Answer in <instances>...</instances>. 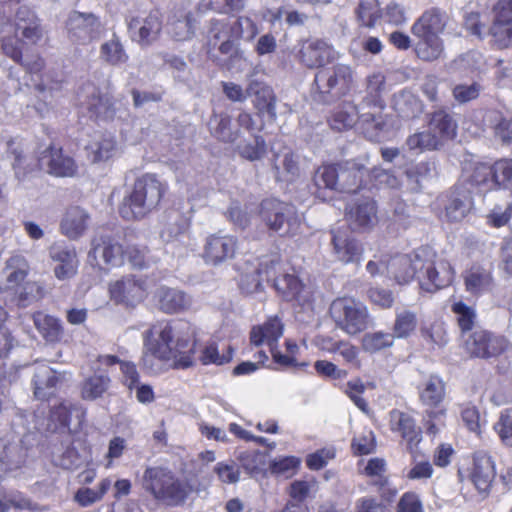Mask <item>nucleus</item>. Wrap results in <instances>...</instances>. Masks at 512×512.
<instances>
[{
	"label": "nucleus",
	"instance_id": "obj_56",
	"mask_svg": "<svg viewBox=\"0 0 512 512\" xmlns=\"http://www.w3.org/2000/svg\"><path fill=\"white\" fill-rule=\"evenodd\" d=\"M451 311L455 315L457 325L462 334L473 329L477 321V312L473 306H469L463 301H457L451 305Z\"/></svg>",
	"mask_w": 512,
	"mask_h": 512
},
{
	"label": "nucleus",
	"instance_id": "obj_32",
	"mask_svg": "<svg viewBox=\"0 0 512 512\" xmlns=\"http://www.w3.org/2000/svg\"><path fill=\"white\" fill-rule=\"evenodd\" d=\"M284 332V324L278 316L269 317L263 324L254 326L250 332V341L255 346L266 344L270 349L277 346Z\"/></svg>",
	"mask_w": 512,
	"mask_h": 512
},
{
	"label": "nucleus",
	"instance_id": "obj_20",
	"mask_svg": "<svg viewBox=\"0 0 512 512\" xmlns=\"http://www.w3.org/2000/svg\"><path fill=\"white\" fill-rule=\"evenodd\" d=\"M49 258L56 262L55 277L65 280L73 277L77 272L78 260L74 247L65 242H55L48 248Z\"/></svg>",
	"mask_w": 512,
	"mask_h": 512
},
{
	"label": "nucleus",
	"instance_id": "obj_38",
	"mask_svg": "<svg viewBox=\"0 0 512 512\" xmlns=\"http://www.w3.org/2000/svg\"><path fill=\"white\" fill-rule=\"evenodd\" d=\"M89 215L78 206L67 209L62 221L61 231L70 239L79 238L88 227Z\"/></svg>",
	"mask_w": 512,
	"mask_h": 512
},
{
	"label": "nucleus",
	"instance_id": "obj_54",
	"mask_svg": "<svg viewBox=\"0 0 512 512\" xmlns=\"http://www.w3.org/2000/svg\"><path fill=\"white\" fill-rule=\"evenodd\" d=\"M283 272L282 261L278 255L273 254L263 258L257 269L259 280L255 289H260L264 281L274 284V279L279 278Z\"/></svg>",
	"mask_w": 512,
	"mask_h": 512
},
{
	"label": "nucleus",
	"instance_id": "obj_34",
	"mask_svg": "<svg viewBox=\"0 0 512 512\" xmlns=\"http://www.w3.org/2000/svg\"><path fill=\"white\" fill-rule=\"evenodd\" d=\"M347 221L352 229H368L377 222L376 203L367 199L349 208Z\"/></svg>",
	"mask_w": 512,
	"mask_h": 512
},
{
	"label": "nucleus",
	"instance_id": "obj_33",
	"mask_svg": "<svg viewBox=\"0 0 512 512\" xmlns=\"http://www.w3.org/2000/svg\"><path fill=\"white\" fill-rule=\"evenodd\" d=\"M428 129L436 137L440 146L452 140L457 133V123L445 109H438L430 114Z\"/></svg>",
	"mask_w": 512,
	"mask_h": 512
},
{
	"label": "nucleus",
	"instance_id": "obj_27",
	"mask_svg": "<svg viewBox=\"0 0 512 512\" xmlns=\"http://www.w3.org/2000/svg\"><path fill=\"white\" fill-rule=\"evenodd\" d=\"M368 174L365 164L350 160L338 164V191L354 193L363 185V177Z\"/></svg>",
	"mask_w": 512,
	"mask_h": 512
},
{
	"label": "nucleus",
	"instance_id": "obj_16",
	"mask_svg": "<svg viewBox=\"0 0 512 512\" xmlns=\"http://www.w3.org/2000/svg\"><path fill=\"white\" fill-rule=\"evenodd\" d=\"M161 238L164 242L171 244L172 252L179 257L187 255L196 246L194 239L189 235L188 223L181 216H177L165 225L161 232Z\"/></svg>",
	"mask_w": 512,
	"mask_h": 512
},
{
	"label": "nucleus",
	"instance_id": "obj_55",
	"mask_svg": "<svg viewBox=\"0 0 512 512\" xmlns=\"http://www.w3.org/2000/svg\"><path fill=\"white\" fill-rule=\"evenodd\" d=\"M110 378L106 374H94L86 378L81 385V397L84 400L100 398L110 386Z\"/></svg>",
	"mask_w": 512,
	"mask_h": 512
},
{
	"label": "nucleus",
	"instance_id": "obj_13",
	"mask_svg": "<svg viewBox=\"0 0 512 512\" xmlns=\"http://www.w3.org/2000/svg\"><path fill=\"white\" fill-rule=\"evenodd\" d=\"M238 239L229 234L215 233L206 237L202 258L206 264L217 266L235 257Z\"/></svg>",
	"mask_w": 512,
	"mask_h": 512
},
{
	"label": "nucleus",
	"instance_id": "obj_37",
	"mask_svg": "<svg viewBox=\"0 0 512 512\" xmlns=\"http://www.w3.org/2000/svg\"><path fill=\"white\" fill-rule=\"evenodd\" d=\"M464 284L467 292L480 295L491 291L493 287L492 272L489 268L474 265L464 274Z\"/></svg>",
	"mask_w": 512,
	"mask_h": 512
},
{
	"label": "nucleus",
	"instance_id": "obj_21",
	"mask_svg": "<svg viewBox=\"0 0 512 512\" xmlns=\"http://www.w3.org/2000/svg\"><path fill=\"white\" fill-rule=\"evenodd\" d=\"M64 380L65 373L55 371L46 363L36 365L32 378L35 397L41 400L48 399L55 394Z\"/></svg>",
	"mask_w": 512,
	"mask_h": 512
},
{
	"label": "nucleus",
	"instance_id": "obj_8",
	"mask_svg": "<svg viewBox=\"0 0 512 512\" xmlns=\"http://www.w3.org/2000/svg\"><path fill=\"white\" fill-rule=\"evenodd\" d=\"M260 215L266 226L280 236L297 233L300 217L295 206L277 199H266L261 203Z\"/></svg>",
	"mask_w": 512,
	"mask_h": 512
},
{
	"label": "nucleus",
	"instance_id": "obj_52",
	"mask_svg": "<svg viewBox=\"0 0 512 512\" xmlns=\"http://www.w3.org/2000/svg\"><path fill=\"white\" fill-rule=\"evenodd\" d=\"M112 486V480L110 478L102 479L97 489L81 487L79 488L74 496L73 500L80 507H90L93 504L102 500L104 495L110 490Z\"/></svg>",
	"mask_w": 512,
	"mask_h": 512
},
{
	"label": "nucleus",
	"instance_id": "obj_44",
	"mask_svg": "<svg viewBox=\"0 0 512 512\" xmlns=\"http://www.w3.org/2000/svg\"><path fill=\"white\" fill-rule=\"evenodd\" d=\"M490 19L486 13L469 11L466 9L463 15V27L465 31L478 40H486L490 33Z\"/></svg>",
	"mask_w": 512,
	"mask_h": 512
},
{
	"label": "nucleus",
	"instance_id": "obj_3",
	"mask_svg": "<svg viewBox=\"0 0 512 512\" xmlns=\"http://www.w3.org/2000/svg\"><path fill=\"white\" fill-rule=\"evenodd\" d=\"M446 26V16L438 8L425 11L412 25V34L418 39L415 51L425 61L438 59L443 52L440 34Z\"/></svg>",
	"mask_w": 512,
	"mask_h": 512
},
{
	"label": "nucleus",
	"instance_id": "obj_31",
	"mask_svg": "<svg viewBox=\"0 0 512 512\" xmlns=\"http://www.w3.org/2000/svg\"><path fill=\"white\" fill-rule=\"evenodd\" d=\"M495 474V466L491 456L485 452L475 453L471 480L481 495L486 496L489 493Z\"/></svg>",
	"mask_w": 512,
	"mask_h": 512
},
{
	"label": "nucleus",
	"instance_id": "obj_15",
	"mask_svg": "<svg viewBox=\"0 0 512 512\" xmlns=\"http://www.w3.org/2000/svg\"><path fill=\"white\" fill-rule=\"evenodd\" d=\"M109 293L117 304L134 307L146 297V281L135 276H126L110 283Z\"/></svg>",
	"mask_w": 512,
	"mask_h": 512
},
{
	"label": "nucleus",
	"instance_id": "obj_42",
	"mask_svg": "<svg viewBox=\"0 0 512 512\" xmlns=\"http://www.w3.org/2000/svg\"><path fill=\"white\" fill-rule=\"evenodd\" d=\"M434 175L435 165L433 162L422 161L411 165L405 171L407 187L412 192H419Z\"/></svg>",
	"mask_w": 512,
	"mask_h": 512
},
{
	"label": "nucleus",
	"instance_id": "obj_58",
	"mask_svg": "<svg viewBox=\"0 0 512 512\" xmlns=\"http://www.w3.org/2000/svg\"><path fill=\"white\" fill-rule=\"evenodd\" d=\"M25 462L23 449L18 445L7 446L0 458V477L20 468Z\"/></svg>",
	"mask_w": 512,
	"mask_h": 512
},
{
	"label": "nucleus",
	"instance_id": "obj_53",
	"mask_svg": "<svg viewBox=\"0 0 512 512\" xmlns=\"http://www.w3.org/2000/svg\"><path fill=\"white\" fill-rule=\"evenodd\" d=\"M337 178L338 164L319 167L314 175V185L317 187L315 194L317 197L325 199V189L338 191Z\"/></svg>",
	"mask_w": 512,
	"mask_h": 512
},
{
	"label": "nucleus",
	"instance_id": "obj_6",
	"mask_svg": "<svg viewBox=\"0 0 512 512\" xmlns=\"http://www.w3.org/2000/svg\"><path fill=\"white\" fill-rule=\"evenodd\" d=\"M330 315L336 326L349 336H355L373 324L367 306L352 297L335 299L330 306Z\"/></svg>",
	"mask_w": 512,
	"mask_h": 512
},
{
	"label": "nucleus",
	"instance_id": "obj_57",
	"mask_svg": "<svg viewBox=\"0 0 512 512\" xmlns=\"http://www.w3.org/2000/svg\"><path fill=\"white\" fill-rule=\"evenodd\" d=\"M357 20L361 26L372 28L382 17L378 0H361L356 9Z\"/></svg>",
	"mask_w": 512,
	"mask_h": 512
},
{
	"label": "nucleus",
	"instance_id": "obj_60",
	"mask_svg": "<svg viewBox=\"0 0 512 512\" xmlns=\"http://www.w3.org/2000/svg\"><path fill=\"white\" fill-rule=\"evenodd\" d=\"M274 168L277 178L284 181H292L299 175L298 161L292 153H286L282 158H277Z\"/></svg>",
	"mask_w": 512,
	"mask_h": 512
},
{
	"label": "nucleus",
	"instance_id": "obj_14",
	"mask_svg": "<svg viewBox=\"0 0 512 512\" xmlns=\"http://www.w3.org/2000/svg\"><path fill=\"white\" fill-rule=\"evenodd\" d=\"M507 346L504 337L495 335L487 330L473 331L465 339V349L473 357L491 358L501 354Z\"/></svg>",
	"mask_w": 512,
	"mask_h": 512
},
{
	"label": "nucleus",
	"instance_id": "obj_35",
	"mask_svg": "<svg viewBox=\"0 0 512 512\" xmlns=\"http://www.w3.org/2000/svg\"><path fill=\"white\" fill-rule=\"evenodd\" d=\"M472 207L471 192L467 188L456 187L447 196L446 216L451 221L462 220Z\"/></svg>",
	"mask_w": 512,
	"mask_h": 512
},
{
	"label": "nucleus",
	"instance_id": "obj_46",
	"mask_svg": "<svg viewBox=\"0 0 512 512\" xmlns=\"http://www.w3.org/2000/svg\"><path fill=\"white\" fill-rule=\"evenodd\" d=\"M440 147L436 141V137L429 129L424 131H416L409 135L402 146L404 151H408L414 155H419L425 151L436 150Z\"/></svg>",
	"mask_w": 512,
	"mask_h": 512
},
{
	"label": "nucleus",
	"instance_id": "obj_2",
	"mask_svg": "<svg viewBox=\"0 0 512 512\" xmlns=\"http://www.w3.org/2000/svg\"><path fill=\"white\" fill-rule=\"evenodd\" d=\"M141 484L144 491L154 500L169 507L184 505L191 492L188 483L163 465L147 466Z\"/></svg>",
	"mask_w": 512,
	"mask_h": 512
},
{
	"label": "nucleus",
	"instance_id": "obj_40",
	"mask_svg": "<svg viewBox=\"0 0 512 512\" xmlns=\"http://www.w3.org/2000/svg\"><path fill=\"white\" fill-rule=\"evenodd\" d=\"M247 94L255 96V105L262 113L276 117V99L273 90L262 82L252 80L247 86Z\"/></svg>",
	"mask_w": 512,
	"mask_h": 512
},
{
	"label": "nucleus",
	"instance_id": "obj_18",
	"mask_svg": "<svg viewBox=\"0 0 512 512\" xmlns=\"http://www.w3.org/2000/svg\"><path fill=\"white\" fill-rule=\"evenodd\" d=\"M423 248L411 254L396 255L389 259V274L399 285L407 284L419 275L422 264Z\"/></svg>",
	"mask_w": 512,
	"mask_h": 512
},
{
	"label": "nucleus",
	"instance_id": "obj_25",
	"mask_svg": "<svg viewBox=\"0 0 512 512\" xmlns=\"http://www.w3.org/2000/svg\"><path fill=\"white\" fill-rule=\"evenodd\" d=\"M158 308L167 314L180 313L192 306V298L184 291L167 286H160L154 293Z\"/></svg>",
	"mask_w": 512,
	"mask_h": 512
},
{
	"label": "nucleus",
	"instance_id": "obj_59",
	"mask_svg": "<svg viewBox=\"0 0 512 512\" xmlns=\"http://www.w3.org/2000/svg\"><path fill=\"white\" fill-rule=\"evenodd\" d=\"M255 212L256 207L253 205H241L238 201H232L227 210V217L233 225L245 229Z\"/></svg>",
	"mask_w": 512,
	"mask_h": 512
},
{
	"label": "nucleus",
	"instance_id": "obj_51",
	"mask_svg": "<svg viewBox=\"0 0 512 512\" xmlns=\"http://www.w3.org/2000/svg\"><path fill=\"white\" fill-rule=\"evenodd\" d=\"M393 105L403 118H414L422 111V103L412 92L402 90L394 95Z\"/></svg>",
	"mask_w": 512,
	"mask_h": 512
},
{
	"label": "nucleus",
	"instance_id": "obj_17",
	"mask_svg": "<svg viewBox=\"0 0 512 512\" xmlns=\"http://www.w3.org/2000/svg\"><path fill=\"white\" fill-rule=\"evenodd\" d=\"M12 25L14 26L12 36L17 38L19 47L20 41L36 44L43 37V30L39 19L27 6L18 8Z\"/></svg>",
	"mask_w": 512,
	"mask_h": 512
},
{
	"label": "nucleus",
	"instance_id": "obj_61",
	"mask_svg": "<svg viewBox=\"0 0 512 512\" xmlns=\"http://www.w3.org/2000/svg\"><path fill=\"white\" fill-rule=\"evenodd\" d=\"M491 167L494 188L507 189L512 183V160L501 159L496 161Z\"/></svg>",
	"mask_w": 512,
	"mask_h": 512
},
{
	"label": "nucleus",
	"instance_id": "obj_5",
	"mask_svg": "<svg viewBox=\"0 0 512 512\" xmlns=\"http://www.w3.org/2000/svg\"><path fill=\"white\" fill-rule=\"evenodd\" d=\"M419 400L426 408L423 425L430 435H436L446 415L443 402L446 396V386L438 375H429L418 387Z\"/></svg>",
	"mask_w": 512,
	"mask_h": 512
},
{
	"label": "nucleus",
	"instance_id": "obj_12",
	"mask_svg": "<svg viewBox=\"0 0 512 512\" xmlns=\"http://www.w3.org/2000/svg\"><path fill=\"white\" fill-rule=\"evenodd\" d=\"M385 87V76L380 73H373L367 77L366 92L367 95L361 104H364L367 112H362L361 116L366 121H373L375 131H382L385 126V117L382 113L384 104L380 98L381 92Z\"/></svg>",
	"mask_w": 512,
	"mask_h": 512
},
{
	"label": "nucleus",
	"instance_id": "obj_49",
	"mask_svg": "<svg viewBox=\"0 0 512 512\" xmlns=\"http://www.w3.org/2000/svg\"><path fill=\"white\" fill-rule=\"evenodd\" d=\"M17 63H20V65L23 67L25 71V75L22 78V81L17 76V73L11 68L9 70V77L17 82V90H22L21 85H24L26 87H29L32 84H37V80L34 78L35 76H38L39 72L42 70L44 66L43 59L39 56H33L31 59H25L22 61V57L19 61H16Z\"/></svg>",
	"mask_w": 512,
	"mask_h": 512
},
{
	"label": "nucleus",
	"instance_id": "obj_26",
	"mask_svg": "<svg viewBox=\"0 0 512 512\" xmlns=\"http://www.w3.org/2000/svg\"><path fill=\"white\" fill-rule=\"evenodd\" d=\"M362 112H367L364 104L355 105L352 102H344L339 105L332 113L329 123L332 129L337 131L346 130L352 128L357 120L363 125H367L368 129L374 128L373 121H366L361 116Z\"/></svg>",
	"mask_w": 512,
	"mask_h": 512
},
{
	"label": "nucleus",
	"instance_id": "obj_28",
	"mask_svg": "<svg viewBox=\"0 0 512 512\" xmlns=\"http://www.w3.org/2000/svg\"><path fill=\"white\" fill-rule=\"evenodd\" d=\"M274 288L286 301L304 305L311 300L310 289L294 274L283 272L279 278L274 279Z\"/></svg>",
	"mask_w": 512,
	"mask_h": 512
},
{
	"label": "nucleus",
	"instance_id": "obj_63",
	"mask_svg": "<svg viewBox=\"0 0 512 512\" xmlns=\"http://www.w3.org/2000/svg\"><path fill=\"white\" fill-rule=\"evenodd\" d=\"M394 335L382 331L366 333L362 339V346L366 352L374 353L392 346Z\"/></svg>",
	"mask_w": 512,
	"mask_h": 512
},
{
	"label": "nucleus",
	"instance_id": "obj_22",
	"mask_svg": "<svg viewBox=\"0 0 512 512\" xmlns=\"http://www.w3.org/2000/svg\"><path fill=\"white\" fill-rule=\"evenodd\" d=\"M299 57L306 67L319 68L332 62L336 58V52L326 41L311 39L303 43Z\"/></svg>",
	"mask_w": 512,
	"mask_h": 512
},
{
	"label": "nucleus",
	"instance_id": "obj_62",
	"mask_svg": "<svg viewBox=\"0 0 512 512\" xmlns=\"http://www.w3.org/2000/svg\"><path fill=\"white\" fill-rule=\"evenodd\" d=\"M300 466V459L295 456L277 457L270 462V471L272 474L290 478L296 474Z\"/></svg>",
	"mask_w": 512,
	"mask_h": 512
},
{
	"label": "nucleus",
	"instance_id": "obj_41",
	"mask_svg": "<svg viewBox=\"0 0 512 512\" xmlns=\"http://www.w3.org/2000/svg\"><path fill=\"white\" fill-rule=\"evenodd\" d=\"M32 318L36 329L47 342L57 343L61 341L64 331L58 318L42 311L35 312Z\"/></svg>",
	"mask_w": 512,
	"mask_h": 512
},
{
	"label": "nucleus",
	"instance_id": "obj_23",
	"mask_svg": "<svg viewBox=\"0 0 512 512\" xmlns=\"http://www.w3.org/2000/svg\"><path fill=\"white\" fill-rule=\"evenodd\" d=\"M389 423L392 432L397 433L406 442L407 449L413 452L422 439L421 430L417 427L415 419L400 410L389 413Z\"/></svg>",
	"mask_w": 512,
	"mask_h": 512
},
{
	"label": "nucleus",
	"instance_id": "obj_36",
	"mask_svg": "<svg viewBox=\"0 0 512 512\" xmlns=\"http://www.w3.org/2000/svg\"><path fill=\"white\" fill-rule=\"evenodd\" d=\"M92 253L94 258H101L106 264L118 267L125 261V249L109 237H101L94 242Z\"/></svg>",
	"mask_w": 512,
	"mask_h": 512
},
{
	"label": "nucleus",
	"instance_id": "obj_48",
	"mask_svg": "<svg viewBox=\"0 0 512 512\" xmlns=\"http://www.w3.org/2000/svg\"><path fill=\"white\" fill-rule=\"evenodd\" d=\"M14 26L8 18L0 14V46L5 55L19 61L21 58V47L18 46V40L12 36Z\"/></svg>",
	"mask_w": 512,
	"mask_h": 512
},
{
	"label": "nucleus",
	"instance_id": "obj_47",
	"mask_svg": "<svg viewBox=\"0 0 512 512\" xmlns=\"http://www.w3.org/2000/svg\"><path fill=\"white\" fill-rule=\"evenodd\" d=\"M86 90L89 95L82 104L91 112V117L95 116L96 118L102 119L111 118L114 114V110L110 100L107 97L101 96L93 85H88Z\"/></svg>",
	"mask_w": 512,
	"mask_h": 512
},
{
	"label": "nucleus",
	"instance_id": "obj_64",
	"mask_svg": "<svg viewBox=\"0 0 512 512\" xmlns=\"http://www.w3.org/2000/svg\"><path fill=\"white\" fill-rule=\"evenodd\" d=\"M494 430L504 445L512 447V408L501 411Z\"/></svg>",
	"mask_w": 512,
	"mask_h": 512
},
{
	"label": "nucleus",
	"instance_id": "obj_11",
	"mask_svg": "<svg viewBox=\"0 0 512 512\" xmlns=\"http://www.w3.org/2000/svg\"><path fill=\"white\" fill-rule=\"evenodd\" d=\"M128 32L132 41L140 47L153 45L160 37L163 21L158 10L142 13L131 17L128 22Z\"/></svg>",
	"mask_w": 512,
	"mask_h": 512
},
{
	"label": "nucleus",
	"instance_id": "obj_7",
	"mask_svg": "<svg viewBox=\"0 0 512 512\" xmlns=\"http://www.w3.org/2000/svg\"><path fill=\"white\" fill-rule=\"evenodd\" d=\"M314 82L319 100L330 103L346 96L355 87V72L351 66L340 63L319 70Z\"/></svg>",
	"mask_w": 512,
	"mask_h": 512
},
{
	"label": "nucleus",
	"instance_id": "obj_30",
	"mask_svg": "<svg viewBox=\"0 0 512 512\" xmlns=\"http://www.w3.org/2000/svg\"><path fill=\"white\" fill-rule=\"evenodd\" d=\"M30 271L28 259L23 254L15 252L5 260L0 275L7 289H15L25 281Z\"/></svg>",
	"mask_w": 512,
	"mask_h": 512
},
{
	"label": "nucleus",
	"instance_id": "obj_29",
	"mask_svg": "<svg viewBox=\"0 0 512 512\" xmlns=\"http://www.w3.org/2000/svg\"><path fill=\"white\" fill-rule=\"evenodd\" d=\"M333 251L337 259L343 263H352L360 259L363 248L347 229L332 231Z\"/></svg>",
	"mask_w": 512,
	"mask_h": 512
},
{
	"label": "nucleus",
	"instance_id": "obj_10",
	"mask_svg": "<svg viewBox=\"0 0 512 512\" xmlns=\"http://www.w3.org/2000/svg\"><path fill=\"white\" fill-rule=\"evenodd\" d=\"M68 36L71 41L86 45L98 39L104 26L100 18L92 12L73 11L66 22Z\"/></svg>",
	"mask_w": 512,
	"mask_h": 512
},
{
	"label": "nucleus",
	"instance_id": "obj_19",
	"mask_svg": "<svg viewBox=\"0 0 512 512\" xmlns=\"http://www.w3.org/2000/svg\"><path fill=\"white\" fill-rule=\"evenodd\" d=\"M38 163L41 169L56 177H72L77 171L74 159L52 145L42 152Z\"/></svg>",
	"mask_w": 512,
	"mask_h": 512
},
{
	"label": "nucleus",
	"instance_id": "obj_24",
	"mask_svg": "<svg viewBox=\"0 0 512 512\" xmlns=\"http://www.w3.org/2000/svg\"><path fill=\"white\" fill-rule=\"evenodd\" d=\"M494 18L490 25L489 43L498 49L512 45V13L493 5Z\"/></svg>",
	"mask_w": 512,
	"mask_h": 512
},
{
	"label": "nucleus",
	"instance_id": "obj_9",
	"mask_svg": "<svg viewBox=\"0 0 512 512\" xmlns=\"http://www.w3.org/2000/svg\"><path fill=\"white\" fill-rule=\"evenodd\" d=\"M420 255L422 264L418 279L422 289L434 292L452 283L454 270L446 259L437 256L429 248H423Z\"/></svg>",
	"mask_w": 512,
	"mask_h": 512
},
{
	"label": "nucleus",
	"instance_id": "obj_45",
	"mask_svg": "<svg viewBox=\"0 0 512 512\" xmlns=\"http://www.w3.org/2000/svg\"><path fill=\"white\" fill-rule=\"evenodd\" d=\"M46 294L45 285L41 281H26L15 288L14 299L18 307L26 308L39 302Z\"/></svg>",
	"mask_w": 512,
	"mask_h": 512
},
{
	"label": "nucleus",
	"instance_id": "obj_43",
	"mask_svg": "<svg viewBox=\"0 0 512 512\" xmlns=\"http://www.w3.org/2000/svg\"><path fill=\"white\" fill-rule=\"evenodd\" d=\"M492 172L490 165L474 163L465 166L464 177L467 182L478 188L480 192H486L495 189Z\"/></svg>",
	"mask_w": 512,
	"mask_h": 512
},
{
	"label": "nucleus",
	"instance_id": "obj_39",
	"mask_svg": "<svg viewBox=\"0 0 512 512\" xmlns=\"http://www.w3.org/2000/svg\"><path fill=\"white\" fill-rule=\"evenodd\" d=\"M99 58L110 66H121L128 62L129 55L121 41V38L113 33L112 37L104 41L99 48Z\"/></svg>",
	"mask_w": 512,
	"mask_h": 512
},
{
	"label": "nucleus",
	"instance_id": "obj_1",
	"mask_svg": "<svg viewBox=\"0 0 512 512\" xmlns=\"http://www.w3.org/2000/svg\"><path fill=\"white\" fill-rule=\"evenodd\" d=\"M143 366L152 373L162 368L155 361L167 363L177 369H186L193 364L194 343L190 340L189 326L186 323H162L143 333Z\"/></svg>",
	"mask_w": 512,
	"mask_h": 512
},
{
	"label": "nucleus",
	"instance_id": "obj_50",
	"mask_svg": "<svg viewBox=\"0 0 512 512\" xmlns=\"http://www.w3.org/2000/svg\"><path fill=\"white\" fill-rule=\"evenodd\" d=\"M87 149L93 162L106 161L115 154L116 141L109 133L100 134L90 142Z\"/></svg>",
	"mask_w": 512,
	"mask_h": 512
},
{
	"label": "nucleus",
	"instance_id": "obj_4",
	"mask_svg": "<svg viewBox=\"0 0 512 512\" xmlns=\"http://www.w3.org/2000/svg\"><path fill=\"white\" fill-rule=\"evenodd\" d=\"M164 193L163 184L151 174L138 178L120 206L119 213L126 220L140 219L159 204Z\"/></svg>",
	"mask_w": 512,
	"mask_h": 512
}]
</instances>
